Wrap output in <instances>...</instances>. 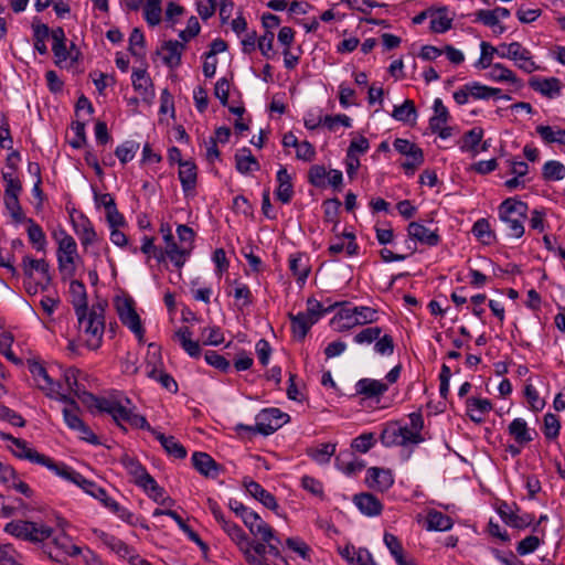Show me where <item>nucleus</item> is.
I'll use <instances>...</instances> for the list:
<instances>
[{
  "mask_svg": "<svg viewBox=\"0 0 565 565\" xmlns=\"http://www.w3.org/2000/svg\"><path fill=\"white\" fill-rule=\"evenodd\" d=\"M409 424L402 425L399 422H390L383 428L380 439L383 446H403L418 445L424 441L422 430L424 428V417L420 412H414L408 415Z\"/></svg>",
  "mask_w": 565,
  "mask_h": 565,
  "instance_id": "nucleus-1",
  "label": "nucleus"
},
{
  "mask_svg": "<svg viewBox=\"0 0 565 565\" xmlns=\"http://www.w3.org/2000/svg\"><path fill=\"white\" fill-rule=\"evenodd\" d=\"M104 306L93 305L92 308L76 315L79 338L89 350H97L103 342L105 331Z\"/></svg>",
  "mask_w": 565,
  "mask_h": 565,
  "instance_id": "nucleus-2",
  "label": "nucleus"
},
{
  "mask_svg": "<svg viewBox=\"0 0 565 565\" xmlns=\"http://www.w3.org/2000/svg\"><path fill=\"white\" fill-rule=\"evenodd\" d=\"M527 210L526 203L514 198L505 199L499 205V217L505 224L510 237L520 238L523 236Z\"/></svg>",
  "mask_w": 565,
  "mask_h": 565,
  "instance_id": "nucleus-3",
  "label": "nucleus"
},
{
  "mask_svg": "<svg viewBox=\"0 0 565 565\" xmlns=\"http://www.w3.org/2000/svg\"><path fill=\"white\" fill-rule=\"evenodd\" d=\"M28 366L38 388L44 392L46 396L58 398L60 401H68V396L62 393V383L54 381L41 362L29 360Z\"/></svg>",
  "mask_w": 565,
  "mask_h": 565,
  "instance_id": "nucleus-4",
  "label": "nucleus"
},
{
  "mask_svg": "<svg viewBox=\"0 0 565 565\" xmlns=\"http://www.w3.org/2000/svg\"><path fill=\"white\" fill-rule=\"evenodd\" d=\"M288 420H289L288 414L282 413L279 408L271 407V408L263 409L256 416L255 428L249 427V426H243V425H241L239 427H242L246 430H255L259 434L267 436V435L275 433Z\"/></svg>",
  "mask_w": 565,
  "mask_h": 565,
  "instance_id": "nucleus-5",
  "label": "nucleus"
},
{
  "mask_svg": "<svg viewBox=\"0 0 565 565\" xmlns=\"http://www.w3.org/2000/svg\"><path fill=\"white\" fill-rule=\"evenodd\" d=\"M134 305L135 303L131 298L118 299L116 301V309L121 323L141 341L145 334V329Z\"/></svg>",
  "mask_w": 565,
  "mask_h": 565,
  "instance_id": "nucleus-6",
  "label": "nucleus"
},
{
  "mask_svg": "<svg viewBox=\"0 0 565 565\" xmlns=\"http://www.w3.org/2000/svg\"><path fill=\"white\" fill-rule=\"evenodd\" d=\"M77 255V245L75 239L68 235L64 236L58 242L57 248V263L62 275L65 277H73L75 274L74 259Z\"/></svg>",
  "mask_w": 565,
  "mask_h": 565,
  "instance_id": "nucleus-7",
  "label": "nucleus"
},
{
  "mask_svg": "<svg viewBox=\"0 0 565 565\" xmlns=\"http://www.w3.org/2000/svg\"><path fill=\"white\" fill-rule=\"evenodd\" d=\"M9 449L15 457L46 467L52 472L56 468V461L44 454H40L34 448L29 447L28 443L23 439H14L13 445L9 446Z\"/></svg>",
  "mask_w": 565,
  "mask_h": 565,
  "instance_id": "nucleus-8",
  "label": "nucleus"
},
{
  "mask_svg": "<svg viewBox=\"0 0 565 565\" xmlns=\"http://www.w3.org/2000/svg\"><path fill=\"white\" fill-rule=\"evenodd\" d=\"M53 473L61 477L64 480H67L77 487H79L84 492L89 495H102L103 488L97 486L94 481L86 479L79 472L74 470L72 467L67 466L64 462H57L56 468Z\"/></svg>",
  "mask_w": 565,
  "mask_h": 565,
  "instance_id": "nucleus-9",
  "label": "nucleus"
},
{
  "mask_svg": "<svg viewBox=\"0 0 565 565\" xmlns=\"http://www.w3.org/2000/svg\"><path fill=\"white\" fill-rule=\"evenodd\" d=\"M520 509L513 504H509L507 502H501L497 512L502 519V521L511 527L515 529H525L530 526L534 520V516L530 513L519 514Z\"/></svg>",
  "mask_w": 565,
  "mask_h": 565,
  "instance_id": "nucleus-10",
  "label": "nucleus"
},
{
  "mask_svg": "<svg viewBox=\"0 0 565 565\" xmlns=\"http://www.w3.org/2000/svg\"><path fill=\"white\" fill-rule=\"evenodd\" d=\"M52 38V51L56 58L55 63L60 65L62 62L71 58L73 61L77 60L78 51H75V45L72 44V50L68 51L66 49V36L65 32L62 28H55L51 31Z\"/></svg>",
  "mask_w": 565,
  "mask_h": 565,
  "instance_id": "nucleus-11",
  "label": "nucleus"
},
{
  "mask_svg": "<svg viewBox=\"0 0 565 565\" xmlns=\"http://www.w3.org/2000/svg\"><path fill=\"white\" fill-rule=\"evenodd\" d=\"M113 419L117 425L125 430L121 423H128L130 426L136 428H150L149 423L145 416L135 414L130 408L121 404L119 401L116 407L111 412Z\"/></svg>",
  "mask_w": 565,
  "mask_h": 565,
  "instance_id": "nucleus-12",
  "label": "nucleus"
},
{
  "mask_svg": "<svg viewBox=\"0 0 565 565\" xmlns=\"http://www.w3.org/2000/svg\"><path fill=\"white\" fill-rule=\"evenodd\" d=\"M94 534L106 547L116 553L119 557L127 559L128 562L129 557L137 553L124 541L109 533H106L102 530H94Z\"/></svg>",
  "mask_w": 565,
  "mask_h": 565,
  "instance_id": "nucleus-13",
  "label": "nucleus"
},
{
  "mask_svg": "<svg viewBox=\"0 0 565 565\" xmlns=\"http://www.w3.org/2000/svg\"><path fill=\"white\" fill-rule=\"evenodd\" d=\"M366 483L369 488L383 492L393 486L394 478L390 469L371 467L366 472Z\"/></svg>",
  "mask_w": 565,
  "mask_h": 565,
  "instance_id": "nucleus-14",
  "label": "nucleus"
},
{
  "mask_svg": "<svg viewBox=\"0 0 565 565\" xmlns=\"http://www.w3.org/2000/svg\"><path fill=\"white\" fill-rule=\"evenodd\" d=\"M119 461L127 470V472L132 477L134 482L140 488L146 486L148 480L150 481L153 478L135 457L125 454L121 456Z\"/></svg>",
  "mask_w": 565,
  "mask_h": 565,
  "instance_id": "nucleus-15",
  "label": "nucleus"
},
{
  "mask_svg": "<svg viewBox=\"0 0 565 565\" xmlns=\"http://www.w3.org/2000/svg\"><path fill=\"white\" fill-rule=\"evenodd\" d=\"M191 459L193 467L206 478L215 479L222 470L221 466L206 452L196 451Z\"/></svg>",
  "mask_w": 565,
  "mask_h": 565,
  "instance_id": "nucleus-16",
  "label": "nucleus"
},
{
  "mask_svg": "<svg viewBox=\"0 0 565 565\" xmlns=\"http://www.w3.org/2000/svg\"><path fill=\"white\" fill-rule=\"evenodd\" d=\"M407 232L411 238L427 246H437L440 242V235L437 230L431 231L418 222H411Z\"/></svg>",
  "mask_w": 565,
  "mask_h": 565,
  "instance_id": "nucleus-17",
  "label": "nucleus"
},
{
  "mask_svg": "<svg viewBox=\"0 0 565 565\" xmlns=\"http://www.w3.org/2000/svg\"><path fill=\"white\" fill-rule=\"evenodd\" d=\"M276 181L278 183V186L275 191L276 199L280 201L282 204H288L294 198L295 191H294V184H292V178L288 173L286 167L280 166L277 174H276Z\"/></svg>",
  "mask_w": 565,
  "mask_h": 565,
  "instance_id": "nucleus-18",
  "label": "nucleus"
},
{
  "mask_svg": "<svg viewBox=\"0 0 565 565\" xmlns=\"http://www.w3.org/2000/svg\"><path fill=\"white\" fill-rule=\"evenodd\" d=\"M510 53L509 60L513 61L515 65L525 73H532L539 68L533 61L530 50L524 47L520 42H512Z\"/></svg>",
  "mask_w": 565,
  "mask_h": 565,
  "instance_id": "nucleus-19",
  "label": "nucleus"
},
{
  "mask_svg": "<svg viewBox=\"0 0 565 565\" xmlns=\"http://www.w3.org/2000/svg\"><path fill=\"white\" fill-rule=\"evenodd\" d=\"M134 89L146 103H151L154 97L151 78L145 70H135L131 74Z\"/></svg>",
  "mask_w": 565,
  "mask_h": 565,
  "instance_id": "nucleus-20",
  "label": "nucleus"
},
{
  "mask_svg": "<svg viewBox=\"0 0 565 565\" xmlns=\"http://www.w3.org/2000/svg\"><path fill=\"white\" fill-rule=\"evenodd\" d=\"M353 502L360 512L366 516H377L383 510V504L372 493L363 492L355 494Z\"/></svg>",
  "mask_w": 565,
  "mask_h": 565,
  "instance_id": "nucleus-21",
  "label": "nucleus"
},
{
  "mask_svg": "<svg viewBox=\"0 0 565 565\" xmlns=\"http://www.w3.org/2000/svg\"><path fill=\"white\" fill-rule=\"evenodd\" d=\"M243 484L246 491L253 498L258 500L264 507L273 511L278 509L276 498L270 492L265 490L258 482L250 479H244Z\"/></svg>",
  "mask_w": 565,
  "mask_h": 565,
  "instance_id": "nucleus-22",
  "label": "nucleus"
},
{
  "mask_svg": "<svg viewBox=\"0 0 565 565\" xmlns=\"http://www.w3.org/2000/svg\"><path fill=\"white\" fill-rule=\"evenodd\" d=\"M509 435L520 446H525L531 443L535 435V430L527 426V423L523 418H514L508 426Z\"/></svg>",
  "mask_w": 565,
  "mask_h": 565,
  "instance_id": "nucleus-23",
  "label": "nucleus"
},
{
  "mask_svg": "<svg viewBox=\"0 0 565 565\" xmlns=\"http://www.w3.org/2000/svg\"><path fill=\"white\" fill-rule=\"evenodd\" d=\"M529 85L535 92H539L547 98H554L561 94V82L556 77H532Z\"/></svg>",
  "mask_w": 565,
  "mask_h": 565,
  "instance_id": "nucleus-24",
  "label": "nucleus"
},
{
  "mask_svg": "<svg viewBox=\"0 0 565 565\" xmlns=\"http://www.w3.org/2000/svg\"><path fill=\"white\" fill-rule=\"evenodd\" d=\"M244 524L255 539L262 541L274 539V529L256 512H254Z\"/></svg>",
  "mask_w": 565,
  "mask_h": 565,
  "instance_id": "nucleus-25",
  "label": "nucleus"
},
{
  "mask_svg": "<svg viewBox=\"0 0 565 565\" xmlns=\"http://www.w3.org/2000/svg\"><path fill=\"white\" fill-rule=\"evenodd\" d=\"M490 71L487 74V77L497 83H509L516 88H521L523 86L522 81L515 75V73L504 66L501 63H494L491 67H489Z\"/></svg>",
  "mask_w": 565,
  "mask_h": 565,
  "instance_id": "nucleus-26",
  "label": "nucleus"
},
{
  "mask_svg": "<svg viewBox=\"0 0 565 565\" xmlns=\"http://www.w3.org/2000/svg\"><path fill=\"white\" fill-rule=\"evenodd\" d=\"M179 180L185 195L194 192L198 180V168L193 161L186 160L179 166Z\"/></svg>",
  "mask_w": 565,
  "mask_h": 565,
  "instance_id": "nucleus-27",
  "label": "nucleus"
},
{
  "mask_svg": "<svg viewBox=\"0 0 565 565\" xmlns=\"http://www.w3.org/2000/svg\"><path fill=\"white\" fill-rule=\"evenodd\" d=\"M220 525L230 536L231 541L238 547L241 553L249 555L247 544L250 537L245 533V531L239 525L230 520H225Z\"/></svg>",
  "mask_w": 565,
  "mask_h": 565,
  "instance_id": "nucleus-28",
  "label": "nucleus"
},
{
  "mask_svg": "<svg viewBox=\"0 0 565 565\" xmlns=\"http://www.w3.org/2000/svg\"><path fill=\"white\" fill-rule=\"evenodd\" d=\"M467 415L475 423H482L492 409V404L487 398L469 397L466 401Z\"/></svg>",
  "mask_w": 565,
  "mask_h": 565,
  "instance_id": "nucleus-29",
  "label": "nucleus"
},
{
  "mask_svg": "<svg viewBox=\"0 0 565 565\" xmlns=\"http://www.w3.org/2000/svg\"><path fill=\"white\" fill-rule=\"evenodd\" d=\"M185 45L179 41H167L161 46L162 61L169 67H178L181 64L182 53Z\"/></svg>",
  "mask_w": 565,
  "mask_h": 565,
  "instance_id": "nucleus-30",
  "label": "nucleus"
},
{
  "mask_svg": "<svg viewBox=\"0 0 565 565\" xmlns=\"http://www.w3.org/2000/svg\"><path fill=\"white\" fill-rule=\"evenodd\" d=\"M73 225L74 231L84 247H87L97 241V233L94 230L92 222L86 216L81 215Z\"/></svg>",
  "mask_w": 565,
  "mask_h": 565,
  "instance_id": "nucleus-31",
  "label": "nucleus"
},
{
  "mask_svg": "<svg viewBox=\"0 0 565 565\" xmlns=\"http://www.w3.org/2000/svg\"><path fill=\"white\" fill-rule=\"evenodd\" d=\"M235 168L239 173L248 174L249 172L258 171L260 164L252 154L250 149L244 147L235 153Z\"/></svg>",
  "mask_w": 565,
  "mask_h": 565,
  "instance_id": "nucleus-32",
  "label": "nucleus"
},
{
  "mask_svg": "<svg viewBox=\"0 0 565 565\" xmlns=\"http://www.w3.org/2000/svg\"><path fill=\"white\" fill-rule=\"evenodd\" d=\"M289 269L296 277L297 282L301 286L305 285L310 273L308 258L300 253L291 254L289 256Z\"/></svg>",
  "mask_w": 565,
  "mask_h": 565,
  "instance_id": "nucleus-33",
  "label": "nucleus"
},
{
  "mask_svg": "<svg viewBox=\"0 0 565 565\" xmlns=\"http://www.w3.org/2000/svg\"><path fill=\"white\" fill-rule=\"evenodd\" d=\"M71 302L74 307L75 315L89 310L87 305L86 287L81 280H72L70 284Z\"/></svg>",
  "mask_w": 565,
  "mask_h": 565,
  "instance_id": "nucleus-34",
  "label": "nucleus"
},
{
  "mask_svg": "<svg viewBox=\"0 0 565 565\" xmlns=\"http://www.w3.org/2000/svg\"><path fill=\"white\" fill-rule=\"evenodd\" d=\"M356 318L354 321L348 322V323H341L338 328L339 331L349 330L355 326H363L367 323H373L379 320V312L376 309L366 307V306H360L356 307L355 310Z\"/></svg>",
  "mask_w": 565,
  "mask_h": 565,
  "instance_id": "nucleus-35",
  "label": "nucleus"
},
{
  "mask_svg": "<svg viewBox=\"0 0 565 565\" xmlns=\"http://www.w3.org/2000/svg\"><path fill=\"white\" fill-rule=\"evenodd\" d=\"M388 390V385L373 379H361L356 383V392L367 398L382 396Z\"/></svg>",
  "mask_w": 565,
  "mask_h": 565,
  "instance_id": "nucleus-36",
  "label": "nucleus"
},
{
  "mask_svg": "<svg viewBox=\"0 0 565 565\" xmlns=\"http://www.w3.org/2000/svg\"><path fill=\"white\" fill-rule=\"evenodd\" d=\"M192 332L188 327H181L173 338L177 339L181 348L191 356L198 359L201 355V348L198 341L192 340Z\"/></svg>",
  "mask_w": 565,
  "mask_h": 565,
  "instance_id": "nucleus-37",
  "label": "nucleus"
},
{
  "mask_svg": "<svg viewBox=\"0 0 565 565\" xmlns=\"http://www.w3.org/2000/svg\"><path fill=\"white\" fill-rule=\"evenodd\" d=\"M454 525L450 516L440 511L431 509L426 515V530L427 531H449Z\"/></svg>",
  "mask_w": 565,
  "mask_h": 565,
  "instance_id": "nucleus-38",
  "label": "nucleus"
},
{
  "mask_svg": "<svg viewBox=\"0 0 565 565\" xmlns=\"http://www.w3.org/2000/svg\"><path fill=\"white\" fill-rule=\"evenodd\" d=\"M81 402L89 409L96 408L99 412H105L110 415L119 401L104 397L100 398L88 392L82 393Z\"/></svg>",
  "mask_w": 565,
  "mask_h": 565,
  "instance_id": "nucleus-39",
  "label": "nucleus"
},
{
  "mask_svg": "<svg viewBox=\"0 0 565 565\" xmlns=\"http://www.w3.org/2000/svg\"><path fill=\"white\" fill-rule=\"evenodd\" d=\"M79 370L75 367L66 369L63 373L64 383L62 384V393H73L79 401L82 393H88L85 387L78 383Z\"/></svg>",
  "mask_w": 565,
  "mask_h": 565,
  "instance_id": "nucleus-40",
  "label": "nucleus"
},
{
  "mask_svg": "<svg viewBox=\"0 0 565 565\" xmlns=\"http://www.w3.org/2000/svg\"><path fill=\"white\" fill-rule=\"evenodd\" d=\"M484 130L481 127H475L466 131L459 141V148L462 152H472L473 156L478 153V145L481 142Z\"/></svg>",
  "mask_w": 565,
  "mask_h": 565,
  "instance_id": "nucleus-41",
  "label": "nucleus"
},
{
  "mask_svg": "<svg viewBox=\"0 0 565 565\" xmlns=\"http://www.w3.org/2000/svg\"><path fill=\"white\" fill-rule=\"evenodd\" d=\"M233 290L228 295L234 297L235 303L239 309L249 307L253 303V295L249 287L242 282L239 279H235L231 282Z\"/></svg>",
  "mask_w": 565,
  "mask_h": 565,
  "instance_id": "nucleus-42",
  "label": "nucleus"
},
{
  "mask_svg": "<svg viewBox=\"0 0 565 565\" xmlns=\"http://www.w3.org/2000/svg\"><path fill=\"white\" fill-rule=\"evenodd\" d=\"M291 322V331L296 339L302 341L308 334L311 327L315 324L313 321L308 318L303 312L297 315L289 313Z\"/></svg>",
  "mask_w": 565,
  "mask_h": 565,
  "instance_id": "nucleus-43",
  "label": "nucleus"
},
{
  "mask_svg": "<svg viewBox=\"0 0 565 565\" xmlns=\"http://www.w3.org/2000/svg\"><path fill=\"white\" fill-rule=\"evenodd\" d=\"M22 269L28 278H32L33 271L36 270L43 275L47 282H51L50 266L45 259H34L25 255L22 259Z\"/></svg>",
  "mask_w": 565,
  "mask_h": 565,
  "instance_id": "nucleus-44",
  "label": "nucleus"
},
{
  "mask_svg": "<svg viewBox=\"0 0 565 565\" xmlns=\"http://www.w3.org/2000/svg\"><path fill=\"white\" fill-rule=\"evenodd\" d=\"M53 532V529L49 525L30 521L25 541L43 544L52 536Z\"/></svg>",
  "mask_w": 565,
  "mask_h": 565,
  "instance_id": "nucleus-45",
  "label": "nucleus"
},
{
  "mask_svg": "<svg viewBox=\"0 0 565 565\" xmlns=\"http://www.w3.org/2000/svg\"><path fill=\"white\" fill-rule=\"evenodd\" d=\"M452 25V18L448 17L446 8L438 9L430 13V30L434 33H445Z\"/></svg>",
  "mask_w": 565,
  "mask_h": 565,
  "instance_id": "nucleus-46",
  "label": "nucleus"
},
{
  "mask_svg": "<svg viewBox=\"0 0 565 565\" xmlns=\"http://www.w3.org/2000/svg\"><path fill=\"white\" fill-rule=\"evenodd\" d=\"M164 258L168 257L175 267L181 268L188 257L190 256V248L186 246H178V244H170V246H166L164 250Z\"/></svg>",
  "mask_w": 565,
  "mask_h": 565,
  "instance_id": "nucleus-47",
  "label": "nucleus"
},
{
  "mask_svg": "<svg viewBox=\"0 0 565 565\" xmlns=\"http://www.w3.org/2000/svg\"><path fill=\"white\" fill-rule=\"evenodd\" d=\"M68 404V407L63 409L64 422L72 430H76L84 422L81 419L78 405L74 398L68 397V401H63Z\"/></svg>",
  "mask_w": 565,
  "mask_h": 565,
  "instance_id": "nucleus-48",
  "label": "nucleus"
},
{
  "mask_svg": "<svg viewBox=\"0 0 565 565\" xmlns=\"http://www.w3.org/2000/svg\"><path fill=\"white\" fill-rule=\"evenodd\" d=\"M434 116L429 119L430 129H439L440 125H446L449 119V113L440 98H436L433 105Z\"/></svg>",
  "mask_w": 565,
  "mask_h": 565,
  "instance_id": "nucleus-49",
  "label": "nucleus"
},
{
  "mask_svg": "<svg viewBox=\"0 0 565 565\" xmlns=\"http://www.w3.org/2000/svg\"><path fill=\"white\" fill-rule=\"evenodd\" d=\"M536 132L546 143H559L565 146V129L555 130L551 126L540 125Z\"/></svg>",
  "mask_w": 565,
  "mask_h": 565,
  "instance_id": "nucleus-50",
  "label": "nucleus"
},
{
  "mask_svg": "<svg viewBox=\"0 0 565 565\" xmlns=\"http://www.w3.org/2000/svg\"><path fill=\"white\" fill-rule=\"evenodd\" d=\"M542 175L546 181H559L565 178V166L556 160H550L544 163Z\"/></svg>",
  "mask_w": 565,
  "mask_h": 565,
  "instance_id": "nucleus-51",
  "label": "nucleus"
},
{
  "mask_svg": "<svg viewBox=\"0 0 565 565\" xmlns=\"http://www.w3.org/2000/svg\"><path fill=\"white\" fill-rule=\"evenodd\" d=\"M161 2L162 0H146L143 17L151 26L158 25L161 22Z\"/></svg>",
  "mask_w": 565,
  "mask_h": 565,
  "instance_id": "nucleus-52",
  "label": "nucleus"
},
{
  "mask_svg": "<svg viewBox=\"0 0 565 565\" xmlns=\"http://www.w3.org/2000/svg\"><path fill=\"white\" fill-rule=\"evenodd\" d=\"M26 222L29 223L28 236L30 242L34 245L36 250H44L46 245V237L42 227L39 224H36L32 218H28Z\"/></svg>",
  "mask_w": 565,
  "mask_h": 565,
  "instance_id": "nucleus-53",
  "label": "nucleus"
},
{
  "mask_svg": "<svg viewBox=\"0 0 565 565\" xmlns=\"http://www.w3.org/2000/svg\"><path fill=\"white\" fill-rule=\"evenodd\" d=\"M139 143L135 140H126L119 145L115 150V156L122 164L131 161L139 150Z\"/></svg>",
  "mask_w": 565,
  "mask_h": 565,
  "instance_id": "nucleus-54",
  "label": "nucleus"
},
{
  "mask_svg": "<svg viewBox=\"0 0 565 565\" xmlns=\"http://www.w3.org/2000/svg\"><path fill=\"white\" fill-rule=\"evenodd\" d=\"M392 116L394 119L403 122H408L412 119H415L417 111L414 102L406 99L402 105L395 106Z\"/></svg>",
  "mask_w": 565,
  "mask_h": 565,
  "instance_id": "nucleus-55",
  "label": "nucleus"
},
{
  "mask_svg": "<svg viewBox=\"0 0 565 565\" xmlns=\"http://www.w3.org/2000/svg\"><path fill=\"white\" fill-rule=\"evenodd\" d=\"M147 375L150 379L158 381L162 385V387H164L169 392L178 391L177 382L174 381V379L171 375H169L164 371L159 370L156 366H152L151 369L147 370Z\"/></svg>",
  "mask_w": 565,
  "mask_h": 565,
  "instance_id": "nucleus-56",
  "label": "nucleus"
},
{
  "mask_svg": "<svg viewBox=\"0 0 565 565\" xmlns=\"http://www.w3.org/2000/svg\"><path fill=\"white\" fill-rule=\"evenodd\" d=\"M334 452L335 445L330 443L320 444L318 447L308 450L309 456L319 463L329 462Z\"/></svg>",
  "mask_w": 565,
  "mask_h": 565,
  "instance_id": "nucleus-57",
  "label": "nucleus"
},
{
  "mask_svg": "<svg viewBox=\"0 0 565 565\" xmlns=\"http://www.w3.org/2000/svg\"><path fill=\"white\" fill-rule=\"evenodd\" d=\"M14 342V337L9 331H2L0 334V353L3 354L10 362L19 365L22 364V360L17 358L12 352L11 347Z\"/></svg>",
  "mask_w": 565,
  "mask_h": 565,
  "instance_id": "nucleus-58",
  "label": "nucleus"
},
{
  "mask_svg": "<svg viewBox=\"0 0 565 565\" xmlns=\"http://www.w3.org/2000/svg\"><path fill=\"white\" fill-rule=\"evenodd\" d=\"M2 178L6 183L4 199H19V194L22 191L19 178L13 172H3Z\"/></svg>",
  "mask_w": 565,
  "mask_h": 565,
  "instance_id": "nucleus-59",
  "label": "nucleus"
},
{
  "mask_svg": "<svg viewBox=\"0 0 565 565\" xmlns=\"http://www.w3.org/2000/svg\"><path fill=\"white\" fill-rule=\"evenodd\" d=\"M334 306L323 308L322 303L316 298H308L307 309L303 313L310 318L313 323H317L326 313L330 312Z\"/></svg>",
  "mask_w": 565,
  "mask_h": 565,
  "instance_id": "nucleus-60",
  "label": "nucleus"
},
{
  "mask_svg": "<svg viewBox=\"0 0 565 565\" xmlns=\"http://www.w3.org/2000/svg\"><path fill=\"white\" fill-rule=\"evenodd\" d=\"M34 49L42 55L47 53L45 44L46 39L51 35V31L46 24L33 25Z\"/></svg>",
  "mask_w": 565,
  "mask_h": 565,
  "instance_id": "nucleus-61",
  "label": "nucleus"
},
{
  "mask_svg": "<svg viewBox=\"0 0 565 565\" xmlns=\"http://www.w3.org/2000/svg\"><path fill=\"white\" fill-rule=\"evenodd\" d=\"M383 540L397 564L405 559L402 543L396 535L385 532Z\"/></svg>",
  "mask_w": 565,
  "mask_h": 565,
  "instance_id": "nucleus-62",
  "label": "nucleus"
},
{
  "mask_svg": "<svg viewBox=\"0 0 565 565\" xmlns=\"http://www.w3.org/2000/svg\"><path fill=\"white\" fill-rule=\"evenodd\" d=\"M481 55L480 58L475 63V67L478 70H486L491 67L495 54V47L488 42H481L480 44Z\"/></svg>",
  "mask_w": 565,
  "mask_h": 565,
  "instance_id": "nucleus-63",
  "label": "nucleus"
},
{
  "mask_svg": "<svg viewBox=\"0 0 565 565\" xmlns=\"http://www.w3.org/2000/svg\"><path fill=\"white\" fill-rule=\"evenodd\" d=\"M472 233L483 244H491L494 238L490 223L486 218H480L473 224Z\"/></svg>",
  "mask_w": 565,
  "mask_h": 565,
  "instance_id": "nucleus-64",
  "label": "nucleus"
}]
</instances>
